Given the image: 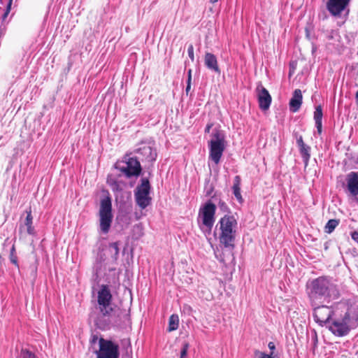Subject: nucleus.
<instances>
[{
	"label": "nucleus",
	"instance_id": "30",
	"mask_svg": "<svg viewBox=\"0 0 358 358\" xmlns=\"http://www.w3.org/2000/svg\"><path fill=\"white\" fill-rule=\"evenodd\" d=\"M13 0H9L8 1V3L6 8V10H5V12H4L3 15V20H5L8 17V14L10 13V10H11V6H12V3H13Z\"/></svg>",
	"mask_w": 358,
	"mask_h": 358
},
{
	"label": "nucleus",
	"instance_id": "29",
	"mask_svg": "<svg viewBox=\"0 0 358 358\" xmlns=\"http://www.w3.org/2000/svg\"><path fill=\"white\" fill-rule=\"evenodd\" d=\"M189 347V345L187 342L182 344V348L180 351V358H185L186 357Z\"/></svg>",
	"mask_w": 358,
	"mask_h": 358
},
{
	"label": "nucleus",
	"instance_id": "27",
	"mask_svg": "<svg viewBox=\"0 0 358 358\" xmlns=\"http://www.w3.org/2000/svg\"><path fill=\"white\" fill-rule=\"evenodd\" d=\"M254 355L255 358H275L272 352L268 355L259 350H255Z\"/></svg>",
	"mask_w": 358,
	"mask_h": 358
},
{
	"label": "nucleus",
	"instance_id": "43",
	"mask_svg": "<svg viewBox=\"0 0 358 358\" xmlns=\"http://www.w3.org/2000/svg\"><path fill=\"white\" fill-rule=\"evenodd\" d=\"M220 261L223 263H224V260L223 259H220Z\"/></svg>",
	"mask_w": 358,
	"mask_h": 358
},
{
	"label": "nucleus",
	"instance_id": "24",
	"mask_svg": "<svg viewBox=\"0 0 358 358\" xmlns=\"http://www.w3.org/2000/svg\"><path fill=\"white\" fill-rule=\"evenodd\" d=\"M338 223L339 222L337 220H334V219L329 220L325 226L326 232H327L329 234L331 233L335 229V228L338 226Z\"/></svg>",
	"mask_w": 358,
	"mask_h": 358
},
{
	"label": "nucleus",
	"instance_id": "26",
	"mask_svg": "<svg viewBox=\"0 0 358 358\" xmlns=\"http://www.w3.org/2000/svg\"><path fill=\"white\" fill-rule=\"evenodd\" d=\"M107 182L111 187L113 191H120L122 189L118 182L114 179L108 178L107 180Z\"/></svg>",
	"mask_w": 358,
	"mask_h": 358
},
{
	"label": "nucleus",
	"instance_id": "17",
	"mask_svg": "<svg viewBox=\"0 0 358 358\" xmlns=\"http://www.w3.org/2000/svg\"><path fill=\"white\" fill-rule=\"evenodd\" d=\"M138 152L143 156L144 159L149 162L155 161L157 158L156 150L149 145H145L138 150Z\"/></svg>",
	"mask_w": 358,
	"mask_h": 358
},
{
	"label": "nucleus",
	"instance_id": "40",
	"mask_svg": "<svg viewBox=\"0 0 358 358\" xmlns=\"http://www.w3.org/2000/svg\"><path fill=\"white\" fill-rule=\"evenodd\" d=\"M191 83L192 82H187V86H186V89H185V91H186V93L188 94L189 91L191 89Z\"/></svg>",
	"mask_w": 358,
	"mask_h": 358
},
{
	"label": "nucleus",
	"instance_id": "18",
	"mask_svg": "<svg viewBox=\"0 0 358 358\" xmlns=\"http://www.w3.org/2000/svg\"><path fill=\"white\" fill-rule=\"evenodd\" d=\"M241 177L239 176H236L234 178V185L232 187V190L237 201L240 203H242L243 201V199L241 193Z\"/></svg>",
	"mask_w": 358,
	"mask_h": 358
},
{
	"label": "nucleus",
	"instance_id": "3",
	"mask_svg": "<svg viewBox=\"0 0 358 358\" xmlns=\"http://www.w3.org/2000/svg\"><path fill=\"white\" fill-rule=\"evenodd\" d=\"M225 149V137L224 132L215 129L212 134V139L209 141V157L218 164Z\"/></svg>",
	"mask_w": 358,
	"mask_h": 358
},
{
	"label": "nucleus",
	"instance_id": "41",
	"mask_svg": "<svg viewBox=\"0 0 358 358\" xmlns=\"http://www.w3.org/2000/svg\"><path fill=\"white\" fill-rule=\"evenodd\" d=\"M317 341V337L316 334L315 333V345L316 344V342Z\"/></svg>",
	"mask_w": 358,
	"mask_h": 358
},
{
	"label": "nucleus",
	"instance_id": "44",
	"mask_svg": "<svg viewBox=\"0 0 358 358\" xmlns=\"http://www.w3.org/2000/svg\"><path fill=\"white\" fill-rule=\"evenodd\" d=\"M1 1V0H0V2Z\"/></svg>",
	"mask_w": 358,
	"mask_h": 358
},
{
	"label": "nucleus",
	"instance_id": "21",
	"mask_svg": "<svg viewBox=\"0 0 358 358\" xmlns=\"http://www.w3.org/2000/svg\"><path fill=\"white\" fill-rule=\"evenodd\" d=\"M179 326V317L176 314H173L169 317L168 331L171 332L176 330Z\"/></svg>",
	"mask_w": 358,
	"mask_h": 358
},
{
	"label": "nucleus",
	"instance_id": "8",
	"mask_svg": "<svg viewBox=\"0 0 358 358\" xmlns=\"http://www.w3.org/2000/svg\"><path fill=\"white\" fill-rule=\"evenodd\" d=\"M97 358H119V346L113 341L101 338Z\"/></svg>",
	"mask_w": 358,
	"mask_h": 358
},
{
	"label": "nucleus",
	"instance_id": "2",
	"mask_svg": "<svg viewBox=\"0 0 358 358\" xmlns=\"http://www.w3.org/2000/svg\"><path fill=\"white\" fill-rule=\"evenodd\" d=\"M338 296L336 287L325 277L315 280V301L323 298L327 303L331 299H336Z\"/></svg>",
	"mask_w": 358,
	"mask_h": 358
},
{
	"label": "nucleus",
	"instance_id": "1",
	"mask_svg": "<svg viewBox=\"0 0 358 358\" xmlns=\"http://www.w3.org/2000/svg\"><path fill=\"white\" fill-rule=\"evenodd\" d=\"M238 222L231 213L222 217L216 225L220 243L225 248H234Z\"/></svg>",
	"mask_w": 358,
	"mask_h": 358
},
{
	"label": "nucleus",
	"instance_id": "35",
	"mask_svg": "<svg viewBox=\"0 0 358 358\" xmlns=\"http://www.w3.org/2000/svg\"><path fill=\"white\" fill-rule=\"evenodd\" d=\"M352 238L358 243V231H354L351 234Z\"/></svg>",
	"mask_w": 358,
	"mask_h": 358
},
{
	"label": "nucleus",
	"instance_id": "9",
	"mask_svg": "<svg viewBox=\"0 0 358 358\" xmlns=\"http://www.w3.org/2000/svg\"><path fill=\"white\" fill-rule=\"evenodd\" d=\"M216 206L210 201H207L199 210V217L201 218L202 224L211 231L214 222Z\"/></svg>",
	"mask_w": 358,
	"mask_h": 358
},
{
	"label": "nucleus",
	"instance_id": "12",
	"mask_svg": "<svg viewBox=\"0 0 358 358\" xmlns=\"http://www.w3.org/2000/svg\"><path fill=\"white\" fill-rule=\"evenodd\" d=\"M120 171L127 177L137 176L141 172V166L136 158L130 157L127 162V166L120 168Z\"/></svg>",
	"mask_w": 358,
	"mask_h": 358
},
{
	"label": "nucleus",
	"instance_id": "10",
	"mask_svg": "<svg viewBox=\"0 0 358 358\" xmlns=\"http://www.w3.org/2000/svg\"><path fill=\"white\" fill-rule=\"evenodd\" d=\"M315 305V322L321 326H327L336 314V312L330 306L322 305L316 307Z\"/></svg>",
	"mask_w": 358,
	"mask_h": 358
},
{
	"label": "nucleus",
	"instance_id": "15",
	"mask_svg": "<svg viewBox=\"0 0 358 358\" xmlns=\"http://www.w3.org/2000/svg\"><path fill=\"white\" fill-rule=\"evenodd\" d=\"M302 103V94L301 91L299 89H296L294 90L293 93V96L289 101V110L293 112H297L301 105Z\"/></svg>",
	"mask_w": 358,
	"mask_h": 358
},
{
	"label": "nucleus",
	"instance_id": "33",
	"mask_svg": "<svg viewBox=\"0 0 358 358\" xmlns=\"http://www.w3.org/2000/svg\"><path fill=\"white\" fill-rule=\"evenodd\" d=\"M313 285V281H309L308 283H307V288H308V294H311L313 292V287H311V286Z\"/></svg>",
	"mask_w": 358,
	"mask_h": 358
},
{
	"label": "nucleus",
	"instance_id": "25",
	"mask_svg": "<svg viewBox=\"0 0 358 358\" xmlns=\"http://www.w3.org/2000/svg\"><path fill=\"white\" fill-rule=\"evenodd\" d=\"M9 259L12 264H13L17 267H19L17 257L16 255L15 246L13 244L10 252Z\"/></svg>",
	"mask_w": 358,
	"mask_h": 358
},
{
	"label": "nucleus",
	"instance_id": "19",
	"mask_svg": "<svg viewBox=\"0 0 358 358\" xmlns=\"http://www.w3.org/2000/svg\"><path fill=\"white\" fill-rule=\"evenodd\" d=\"M322 108L321 105H318L315 107V124L317 127V132L319 134H322Z\"/></svg>",
	"mask_w": 358,
	"mask_h": 358
},
{
	"label": "nucleus",
	"instance_id": "42",
	"mask_svg": "<svg viewBox=\"0 0 358 358\" xmlns=\"http://www.w3.org/2000/svg\"><path fill=\"white\" fill-rule=\"evenodd\" d=\"M210 3H215L218 1V0H210Z\"/></svg>",
	"mask_w": 358,
	"mask_h": 358
},
{
	"label": "nucleus",
	"instance_id": "11",
	"mask_svg": "<svg viewBox=\"0 0 358 358\" xmlns=\"http://www.w3.org/2000/svg\"><path fill=\"white\" fill-rule=\"evenodd\" d=\"M256 91L260 109L262 110H268L272 99L268 91L261 84L257 87Z\"/></svg>",
	"mask_w": 358,
	"mask_h": 358
},
{
	"label": "nucleus",
	"instance_id": "38",
	"mask_svg": "<svg viewBox=\"0 0 358 358\" xmlns=\"http://www.w3.org/2000/svg\"><path fill=\"white\" fill-rule=\"evenodd\" d=\"M187 82H192V69H189L188 71V73H187Z\"/></svg>",
	"mask_w": 358,
	"mask_h": 358
},
{
	"label": "nucleus",
	"instance_id": "37",
	"mask_svg": "<svg viewBox=\"0 0 358 358\" xmlns=\"http://www.w3.org/2000/svg\"><path fill=\"white\" fill-rule=\"evenodd\" d=\"M297 144L299 147L301 146H303L304 144L303 141V139H302V137L300 136L298 139H297Z\"/></svg>",
	"mask_w": 358,
	"mask_h": 358
},
{
	"label": "nucleus",
	"instance_id": "22",
	"mask_svg": "<svg viewBox=\"0 0 358 358\" xmlns=\"http://www.w3.org/2000/svg\"><path fill=\"white\" fill-rule=\"evenodd\" d=\"M109 249L111 257L113 260L116 261L119 255V244L117 242L111 243L109 244Z\"/></svg>",
	"mask_w": 358,
	"mask_h": 358
},
{
	"label": "nucleus",
	"instance_id": "13",
	"mask_svg": "<svg viewBox=\"0 0 358 358\" xmlns=\"http://www.w3.org/2000/svg\"><path fill=\"white\" fill-rule=\"evenodd\" d=\"M350 0H329L327 8L331 14L334 16L339 15L346 8Z\"/></svg>",
	"mask_w": 358,
	"mask_h": 358
},
{
	"label": "nucleus",
	"instance_id": "4",
	"mask_svg": "<svg viewBox=\"0 0 358 358\" xmlns=\"http://www.w3.org/2000/svg\"><path fill=\"white\" fill-rule=\"evenodd\" d=\"M350 313L345 312L344 315L338 317L336 314L333 319L330 321L327 327L329 330L337 336H344L347 335L350 329L355 327Z\"/></svg>",
	"mask_w": 358,
	"mask_h": 358
},
{
	"label": "nucleus",
	"instance_id": "5",
	"mask_svg": "<svg viewBox=\"0 0 358 358\" xmlns=\"http://www.w3.org/2000/svg\"><path fill=\"white\" fill-rule=\"evenodd\" d=\"M99 215L100 229L103 234H107L110 229L113 217L110 196H106L101 200Z\"/></svg>",
	"mask_w": 358,
	"mask_h": 358
},
{
	"label": "nucleus",
	"instance_id": "31",
	"mask_svg": "<svg viewBox=\"0 0 358 358\" xmlns=\"http://www.w3.org/2000/svg\"><path fill=\"white\" fill-rule=\"evenodd\" d=\"M297 62L296 61H292L289 63V76L291 77L295 71V69L296 68Z\"/></svg>",
	"mask_w": 358,
	"mask_h": 358
},
{
	"label": "nucleus",
	"instance_id": "39",
	"mask_svg": "<svg viewBox=\"0 0 358 358\" xmlns=\"http://www.w3.org/2000/svg\"><path fill=\"white\" fill-rule=\"evenodd\" d=\"M212 127H213V124L212 123L208 124L206 127V129H205V132L206 133H209Z\"/></svg>",
	"mask_w": 358,
	"mask_h": 358
},
{
	"label": "nucleus",
	"instance_id": "28",
	"mask_svg": "<svg viewBox=\"0 0 358 358\" xmlns=\"http://www.w3.org/2000/svg\"><path fill=\"white\" fill-rule=\"evenodd\" d=\"M218 206L222 212L229 213V208L224 201L220 200L218 202Z\"/></svg>",
	"mask_w": 358,
	"mask_h": 358
},
{
	"label": "nucleus",
	"instance_id": "16",
	"mask_svg": "<svg viewBox=\"0 0 358 358\" xmlns=\"http://www.w3.org/2000/svg\"><path fill=\"white\" fill-rule=\"evenodd\" d=\"M204 62L208 69L215 71V73H220L217 58L213 54L206 52L204 56Z\"/></svg>",
	"mask_w": 358,
	"mask_h": 358
},
{
	"label": "nucleus",
	"instance_id": "32",
	"mask_svg": "<svg viewBox=\"0 0 358 358\" xmlns=\"http://www.w3.org/2000/svg\"><path fill=\"white\" fill-rule=\"evenodd\" d=\"M187 52H188V55H189L190 59L192 60V62H194V46L192 44H190L188 46Z\"/></svg>",
	"mask_w": 358,
	"mask_h": 358
},
{
	"label": "nucleus",
	"instance_id": "36",
	"mask_svg": "<svg viewBox=\"0 0 358 358\" xmlns=\"http://www.w3.org/2000/svg\"><path fill=\"white\" fill-rule=\"evenodd\" d=\"M268 348L271 350V351L273 353V350L275 349V345L273 342H269L268 344Z\"/></svg>",
	"mask_w": 358,
	"mask_h": 358
},
{
	"label": "nucleus",
	"instance_id": "34",
	"mask_svg": "<svg viewBox=\"0 0 358 358\" xmlns=\"http://www.w3.org/2000/svg\"><path fill=\"white\" fill-rule=\"evenodd\" d=\"M310 32H311V31H310V28H308V27L305 28L306 36L308 39H310V38H311Z\"/></svg>",
	"mask_w": 358,
	"mask_h": 358
},
{
	"label": "nucleus",
	"instance_id": "7",
	"mask_svg": "<svg viewBox=\"0 0 358 358\" xmlns=\"http://www.w3.org/2000/svg\"><path fill=\"white\" fill-rule=\"evenodd\" d=\"M150 185L148 178H142L141 183L136 187L134 196L137 205L145 209L150 203L152 198L150 196Z\"/></svg>",
	"mask_w": 358,
	"mask_h": 358
},
{
	"label": "nucleus",
	"instance_id": "45",
	"mask_svg": "<svg viewBox=\"0 0 358 358\" xmlns=\"http://www.w3.org/2000/svg\"><path fill=\"white\" fill-rule=\"evenodd\" d=\"M357 201H358V199H357Z\"/></svg>",
	"mask_w": 358,
	"mask_h": 358
},
{
	"label": "nucleus",
	"instance_id": "23",
	"mask_svg": "<svg viewBox=\"0 0 358 358\" xmlns=\"http://www.w3.org/2000/svg\"><path fill=\"white\" fill-rule=\"evenodd\" d=\"M299 148H300L301 154L303 159V162L305 163V165L306 166L308 164V159L310 158V156L309 154V150L310 148V147L306 146V145H303V146H301Z\"/></svg>",
	"mask_w": 358,
	"mask_h": 358
},
{
	"label": "nucleus",
	"instance_id": "6",
	"mask_svg": "<svg viewBox=\"0 0 358 358\" xmlns=\"http://www.w3.org/2000/svg\"><path fill=\"white\" fill-rule=\"evenodd\" d=\"M113 296L107 285H101L97 293V303L100 313L103 317L109 316L113 308L110 307Z\"/></svg>",
	"mask_w": 358,
	"mask_h": 358
},
{
	"label": "nucleus",
	"instance_id": "14",
	"mask_svg": "<svg viewBox=\"0 0 358 358\" xmlns=\"http://www.w3.org/2000/svg\"><path fill=\"white\" fill-rule=\"evenodd\" d=\"M347 187L350 194L355 197L358 196V172H350L347 176Z\"/></svg>",
	"mask_w": 358,
	"mask_h": 358
},
{
	"label": "nucleus",
	"instance_id": "20",
	"mask_svg": "<svg viewBox=\"0 0 358 358\" xmlns=\"http://www.w3.org/2000/svg\"><path fill=\"white\" fill-rule=\"evenodd\" d=\"M27 217L24 220V225L27 227V231L29 234H34V227H33V216L31 215V208L29 207L26 210Z\"/></svg>",
	"mask_w": 358,
	"mask_h": 358
}]
</instances>
